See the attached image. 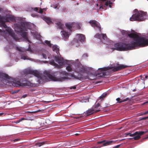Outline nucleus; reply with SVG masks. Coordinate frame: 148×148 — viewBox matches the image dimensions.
<instances>
[{"label":"nucleus","instance_id":"obj_1","mask_svg":"<svg viewBox=\"0 0 148 148\" xmlns=\"http://www.w3.org/2000/svg\"><path fill=\"white\" fill-rule=\"evenodd\" d=\"M128 36L130 38H133L135 41L131 42L130 44H129L121 42L115 44V47L112 49L121 51L133 49L137 46L144 47L148 46V39H145L134 33L128 34Z\"/></svg>","mask_w":148,"mask_h":148},{"label":"nucleus","instance_id":"obj_2","mask_svg":"<svg viewBox=\"0 0 148 148\" xmlns=\"http://www.w3.org/2000/svg\"><path fill=\"white\" fill-rule=\"evenodd\" d=\"M66 75L67 73L66 72L62 71L55 72L53 75L48 73H45L46 76L53 81H62L64 80L67 79V77L63 76Z\"/></svg>","mask_w":148,"mask_h":148},{"label":"nucleus","instance_id":"obj_3","mask_svg":"<svg viewBox=\"0 0 148 148\" xmlns=\"http://www.w3.org/2000/svg\"><path fill=\"white\" fill-rule=\"evenodd\" d=\"M15 31L17 33H20V35L23 38L30 42L28 37V33L26 32L27 31V29L25 23H22L21 25L16 24L15 27Z\"/></svg>","mask_w":148,"mask_h":148},{"label":"nucleus","instance_id":"obj_4","mask_svg":"<svg viewBox=\"0 0 148 148\" xmlns=\"http://www.w3.org/2000/svg\"><path fill=\"white\" fill-rule=\"evenodd\" d=\"M0 26L3 27L5 28V31H7L15 40L17 41L18 40L17 35H16L13 32V30L9 27H8L6 25L5 22L3 20L2 17L0 16Z\"/></svg>","mask_w":148,"mask_h":148},{"label":"nucleus","instance_id":"obj_5","mask_svg":"<svg viewBox=\"0 0 148 148\" xmlns=\"http://www.w3.org/2000/svg\"><path fill=\"white\" fill-rule=\"evenodd\" d=\"M112 66H108L103 68L99 69L98 72L96 76L99 77H103L109 75L110 72L109 71H106L111 69L113 68Z\"/></svg>","mask_w":148,"mask_h":148},{"label":"nucleus","instance_id":"obj_6","mask_svg":"<svg viewBox=\"0 0 148 148\" xmlns=\"http://www.w3.org/2000/svg\"><path fill=\"white\" fill-rule=\"evenodd\" d=\"M144 19V17L143 14L142 12H139L133 14L130 18V20L131 21H143Z\"/></svg>","mask_w":148,"mask_h":148},{"label":"nucleus","instance_id":"obj_7","mask_svg":"<svg viewBox=\"0 0 148 148\" xmlns=\"http://www.w3.org/2000/svg\"><path fill=\"white\" fill-rule=\"evenodd\" d=\"M24 73L33 75L40 79H41L40 73L37 71L33 70L30 69H27L25 71Z\"/></svg>","mask_w":148,"mask_h":148},{"label":"nucleus","instance_id":"obj_8","mask_svg":"<svg viewBox=\"0 0 148 148\" xmlns=\"http://www.w3.org/2000/svg\"><path fill=\"white\" fill-rule=\"evenodd\" d=\"M146 132L143 131L136 132L135 133L133 134H130V136L134 137L133 138H130L129 139H131L132 138H134V140H139L140 138V136L144 134Z\"/></svg>","mask_w":148,"mask_h":148},{"label":"nucleus","instance_id":"obj_9","mask_svg":"<svg viewBox=\"0 0 148 148\" xmlns=\"http://www.w3.org/2000/svg\"><path fill=\"white\" fill-rule=\"evenodd\" d=\"M116 141L114 140L106 141L105 140H103L101 141H99L97 142V143L98 144H102V145L100 147L103 146H106L111 145L112 144H115Z\"/></svg>","mask_w":148,"mask_h":148},{"label":"nucleus","instance_id":"obj_10","mask_svg":"<svg viewBox=\"0 0 148 148\" xmlns=\"http://www.w3.org/2000/svg\"><path fill=\"white\" fill-rule=\"evenodd\" d=\"M14 83V86L18 87L19 86H29L31 85V83L28 81H26L23 83H22L19 81H17Z\"/></svg>","mask_w":148,"mask_h":148},{"label":"nucleus","instance_id":"obj_11","mask_svg":"<svg viewBox=\"0 0 148 148\" xmlns=\"http://www.w3.org/2000/svg\"><path fill=\"white\" fill-rule=\"evenodd\" d=\"M112 66L113 67L112 69V71L113 72H115L119 71L122 69L127 68L129 66L127 65H123V64H120L118 66H116L114 67L112 66Z\"/></svg>","mask_w":148,"mask_h":148},{"label":"nucleus","instance_id":"obj_12","mask_svg":"<svg viewBox=\"0 0 148 148\" xmlns=\"http://www.w3.org/2000/svg\"><path fill=\"white\" fill-rule=\"evenodd\" d=\"M85 71V68L82 65H77L75 67V71L79 73H84Z\"/></svg>","mask_w":148,"mask_h":148},{"label":"nucleus","instance_id":"obj_13","mask_svg":"<svg viewBox=\"0 0 148 148\" xmlns=\"http://www.w3.org/2000/svg\"><path fill=\"white\" fill-rule=\"evenodd\" d=\"M95 38H97L100 40L103 39L104 40H107L108 39L106 34H99V33H98L95 35Z\"/></svg>","mask_w":148,"mask_h":148},{"label":"nucleus","instance_id":"obj_14","mask_svg":"<svg viewBox=\"0 0 148 148\" xmlns=\"http://www.w3.org/2000/svg\"><path fill=\"white\" fill-rule=\"evenodd\" d=\"M89 23L91 24L92 27H96L101 29V27L99 23L95 20H90L89 21Z\"/></svg>","mask_w":148,"mask_h":148},{"label":"nucleus","instance_id":"obj_15","mask_svg":"<svg viewBox=\"0 0 148 148\" xmlns=\"http://www.w3.org/2000/svg\"><path fill=\"white\" fill-rule=\"evenodd\" d=\"M101 108V105L99 103H98L97 104L93 106L92 108L94 110L95 113H96L100 111Z\"/></svg>","mask_w":148,"mask_h":148},{"label":"nucleus","instance_id":"obj_16","mask_svg":"<svg viewBox=\"0 0 148 148\" xmlns=\"http://www.w3.org/2000/svg\"><path fill=\"white\" fill-rule=\"evenodd\" d=\"M61 34L63 39L64 40H66L69 37V35L67 32L64 31H62L61 32Z\"/></svg>","mask_w":148,"mask_h":148},{"label":"nucleus","instance_id":"obj_17","mask_svg":"<svg viewBox=\"0 0 148 148\" xmlns=\"http://www.w3.org/2000/svg\"><path fill=\"white\" fill-rule=\"evenodd\" d=\"M95 112L94 110L92 108L90 109H89L88 110L86 111V112H84V115L85 116H88L92 114Z\"/></svg>","mask_w":148,"mask_h":148},{"label":"nucleus","instance_id":"obj_18","mask_svg":"<svg viewBox=\"0 0 148 148\" xmlns=\"http://www.w3.org/2000/svg\"><path fill=\"white\" fill-rule=\"evenodd\" d=\"M55 59L56 62L58 63L60 65L63 64V59H60L58 56H56L55 57Z\"/></svg>","mask_w":148,"mask_h":148},{"label":"nucleus","instance_id":"obj_19","mask_svg":"<svg viewBox=\"0 0 148 148\" xmlns=\"http://www.w3.org/2000/svg\"><path fill=\"white\" fill-rule=\"evenodd\" d=\"M77 36H78V40L81 42H84L85 40V37L84 35L81 34H78Z\"/></svg>","mask_w":148,"mask_h":148},{"label":"nucleus","instance_id":"obj_20","mask_svg":"<svg viewBox=\"0 0 148 148\" xmlns=\"http://www.w3.org/2000/svg\"><path fill=\"white\" fill-rule=\"evenodd\" d=\"M15 20L14 17L12 15H9L7 16L5 19L6 22H9L10 21H13Z\"/></svg>","mask_w":148,"mask_h":148},{"label":"nucleus","instance_id":"obj_21","mask_svg":"<svg viewBox=\"0 0 148 148\" xmlns=\"http://www.w3.org/2000/svg\"><path fill=\"white\" fill-rule=\"evenodd\" d=\"M43 19L49 25H50L52 23L50 18L45 16L43 18Z\"/></svg>","mask_w":148,"mask_h":148},{"label":"nucleus","instance_id":"obj_22","mask_svg":"<svg viewBox=\"0 0 148 148\" xmlns=\"http://www.w3.org/2000/svg\"><path fill=\"white\" fill-rule=\"evenodd\" d=\"M3 78L8 79H10L8 75L3 73H0V78Z\"/></svg>","mask_w":148,"mask_h":148},{"label":"nucleus","instance_id":"obj_23","mask_svg":"<svg viewBox=\"0 0 148 148\" xmlns=\"http://www.w3.org/2000/svg\"><path fill=\"white\" fill-rule=\"evenodd\" d=\"M53 50L54 51H55L57 54L58 55L59 53V48L56 45H54L52 47Z\"/></svg>","mask_w":148,"mask_h":148},{"label":"nucleus","instance_id":"obj_24","mask_svg":"<svg viewBox=\"0 0 148 148\" xmlns=\"http://www.w3.org/2000/svg\"><path fill=\"white\" fill-rule=\"evenodd\" d=\"M57 25L58 28L61 29H63L64 25L63 24H62L60 22H58L56 23Z\"/></svg>","mask_w":148,"mask_h":148},{"label":"nucleus","instance_id":"obj_25","mask_svg":"<svg viewBox=\"0 0 148 148\" xmlns=\"http://www.w3.org/2000/svg\"><path fill=\"white\" fill-rule=\"evenodd\" d=\"M32 9L34 11L39 13L42 14L43 13V10L41 8H40L39 11H38V8L37 7H35L34 8H32Z\"/></svg>","mask_w":148,"mask_h":148},{"label":"nucleus","instance_id":"obj_26","mask_svg":"<svg viewBox=\"0 0 148 148\" xmlns=\"http://www.w3.org/2000/svg\"><path fill=\"white\" fill-rule=\"evenodd\" d=\"M112 3V2H111L110 1H108L105 3L104 7H106L109 5V7L111 8L112 7L111 4Z\"/></svg>","mask_w":148,"mask_h":148},{"label":"nucleus","instance_id":"obj_27","mask_svg":"<svg viewBox=\"0 0 148 148\" xmlns=\"http://www.w3.org/2000/svg\"><path fill=\"white\" fill-rule=\"evenodd\" d=\"M66 26L68 29L71 30L72 27V24L69 23H67L66 24Z\"/></svg>","mask_w":148,"mask_h":148},{"label":"nucleus","instance_id":"obj_28","mask_svg":"<svg viewBox=\"0 0 148 148\" xmlns=\"http://www.w3.org/2000/svg\"><path fill=\"white\" fill-rule=\"evenodd\" d=\"M46 142H38L36 143L35 145H38V147H40L41 146L45 144Z\"/></svg>","mask_w":148,"mask_h":148},{"label":"nucleus","instance_id":"obj_29","mask_svg":"<svg viewBox=\"0 0 148 148\" xmlns=\"http://www.w3.org/2000/svg\"><path fill=\"white\" fill-rule=\"evenodd\" d=\"M130 101V99L129 98L127 97V98H126L125 99H122L121 100V101L119 102V103H121L123 102L126 101Z\"/></svg>","mask_w":148,"mask_h":148},{"label":"nucleus","instance_id":"obj_30","mask_svg":"<svg viewBox=\"0 0 148 148\" xmlns=\"http://www.w3.org/2000/svg\"><path fill=\"white\" fill-rule=\"evenodd\" d=\"M45 43L49 47H51V44L50 43V41L46 40L45 41Z\"/></svg>","mask_w":148,"mask_h":148},{"label":"nucleus","instance_id":"obj_31","mask_svg":"<svg viewBox=\"0 0 148 148\" xmlns=\"http://www.w3.org/2000/svg\"><path fill=\"white\" fill-rule=\"evenodd\" d=\"M66 70L69 71H71L72 70V69L70 66H68L66 67Z\"/></svg>","mask_w":148,"mask_h":148},{"label":"nucleus","instance_id":"obj_32","mask_svg":"<svg viewBox=\"0 0 148 148\" xmlns=\"http://www.w3.org/2000/svg\"><path fill=\"white\" fill-rule=\"evenodd\" d=\"M70 76L73 79H78L79 78L77 76L75 75L74 74H71Z\"/></svg>","mask_w":148,"mask_h":148},{"label":"nucleus","instance_id":"obj_33","mask_svg":"<svg viewBox=\"0 0 148 148\" xmlns=\"http://www.w3.org/2000/svg\"><path fill=\"white\" fill-rule=\"evenodd\" d=\"M21 58L22 59H23L24 60H26V59H28L30 60V58H28V57L27 56H23L21 57Z\"/></svg>","mask_w":148,"mask_h":148},{"label":"nucleus","instance_id":"obj_34","mask_svg":"<svg viewBox=\"0 0 148 148\" xmlns=\"http://www.w3.org/2000/svg\"><path fill=\"white\" fill-rule=\"evenodd\" d=\"M107 95V93H105L104 95H101L100 97V98L101 99H102L103 100L104 98L106 97V96Z\"/></svg>","mask_w":148,"mask_h":148},{"label":"nucleus","instance_id":"obj_35","mask_svg":"<svg viewBox=\"0 0 148 148\" xmlns=\"http://www.w3.org/2000/svg\"><path fill=\"white\" fill-rule=\"evenodd\" d=\"M148 119V116L147 117H142L141 118H140V120H144L146 119Z\"/></svg>","mask_w":148,"mask_h":148},{"label":"nucleus","instance_id":"obj_36","mask_svg":"<svg viewBox=\"0 0 148 148\" xmlns=\"http://www.w3.org/2000/svg\"><path fill=\"white\" fill-rule=\"evenodd\" d=\"M39 111H36L34 112H30V111H27V113H35L36 112H39Z\"/></svg>","mask_w":148,"mask_h":148},{"label":"nucleus","instance_id":"obj_37","mask_svg":"<svg viewBox=\"0 0 148 148\" xmlns=\"http://www.w3.org/2000/svg\"><path fill=\"white\" fill-rule=\"evenodd\" d=\"M116 100L117 101L118 103H119V102H120L121 100L120 98H118L116 99Z\"/></svg>","mask_w":148,"mask_h":148},{"label":"nucleus","instance_id":"obj_38","mask_svg":"<svg viewBox=\"0 0 148 148\" xmlns=\"http://www.w3.org/2000/svg\"><path fill=\"white\" fill-rule=\"evenodd\" d=\"M76 86H71V87H70V89H76Z\"/></svg>","mask_w":148,"mask_h":148},{"label":"nucleus","instance_id":"obj_39","mask_svg":"<svg viewBox=\"0 0 148 148\" xmlns=\"http://www.w3.org/2000/svg\"><path fill=\"white\" fill-rule=\"evenodd\" d=\"M42 56H43V57L45 59H46L47 58V56H46V55L44 54H42Z\"/></svg>","mask_w":148,"mask_h":148},{"label":"nucleus","instance_id":"obj_40","mask_svg":"<svg viewBox=\"0 0 148 148\" xmlns=\"http://www.w3.org/2000/svg\"><path fill=\"white\" fill-rule=\"evenodd\" d=\"M120 145H117L115 146L114 147L112 148H118L119 147H120Z\"/></svg>","mask_w":148,"mask_h":148},{"label":"nucleus","instance_id":"obj_41","mask_svg":"<svg viewBox=\"0 0 148 148\" xmlns=\"http://www.w3.org/2000/svg\"><path fill=\"white\" fill-rule=\"evenodd\" d=\"M19 120H20V121H21L23 120H26V119L24 118H22L20 119Z\"/></svg>","mask_w":148,"mask_h":148},{"label":"nucleus","instance_id":"obj_42","mask_svg":"<svg viewBox=\"0 0 148 148\" xmlns=\"http://www.w3.org/2000/svg\"><path fill=\"white\" fill-rule=\"evenodd\" d=\"M16 49L20 51H21V49L18 47H16Z\"/></svg>","mask_w":148,"mask_h":148},{"label":"nucleus","instance_id":"obj_43","mask_svg":"<svg viewBox=\"0 0 148 148\" xmlns=\"http://www.w3.org/2000/svg\"><path fill=\"white\" fill-rule=\"evenodd\" d=\"M148 114V113L147 111L146 112H145V113H143V115H145V114Z\"/></svg>","mask_w":148,"mask_h":148},{"label":"nucleus","instance_id":"obj_44","mask_svg":"<svg viewBox=\"0 0 148 148\" xmlns=\"http://www.w3.org/2000/svg\"><path fill=\"white\" fill-rule=\"evenodd\" d=\"M130 134H131L130 133H127L126 134V135L127 136L128 135H130Z\"/></svg>","mask_w":148,"mask_h":148},{"label":"nucleus","instance_id":"obj_45","mask_svg":"<svg viewBox=\"0 0 148 148\" xmlns=\"http://www.w3.org/2000/svg\"><path fill=\"white\" fill-rule=\"evenodd\" d=\"M18 140V139H15L14 140V142H15V141H17Z\"/></svg>","mask_w":148,"mask_h":148},{"label":"nucleus","instance_id":"obj_46","mask_svg":"<svg viewBox=\"0 0 148 148\" xmlns=\"http://www.w3.org/2000/svg\"><path fill=\"white\" fill-rule=\"evenodd\" d=\"M51 64H56V63H55V62H54L53 61H51Z\"/></svg>","mask_w":148,"mask_h":148},{"label":"nucleus","instance_id":"obj_47","mask_svg":"<svg viewBox=\"0 0 148 148\" xmlns=\"http://www.w3.org/2000/svg\"><path fill=\"white\" fill-rule=\"evenodd\" d=\"M20 122H21V121H20V120H18L16 122V123H19Z\"/></svg>","mask_w":148,"mask_h":148},{"label":"nucleus","instance_id":"obj_48","mask_svg":"<svg viewBox=\"0 0 148 148\" xmlns=\"http://www.w3.org/2000/svg\"><path fill=\"white\" fill-rule=\"evenodd\" d=\"M90 148H98V147H91Z\"/></svg>","mask_w":148,"mask_h":148},{"label":"nucleus","instance_id":"obj_49","mask_svg":"<svg viewBox=\"0 0 148 148\" xmlns=\"http://www.w3.org/2000/svg\"><path fill=\"white\" fill-rule=\"evenodd\" d=\"M18 91V90H15L14 91V92L16 93V92H17Z\"/></svg>","mask_w":148,"mask_h":148},{"label":"nucleus","instance_id":"obj_50","mask_svg":"<svg viewBox=\"0 0 148 148\" xmlns=\"http://www.w3.org/2000/svg\"><path fill=\"white\" fill-rule=\"evenodd\" d=\"M148 103V101L145 102L144 103V104H146V103Z\"/></svg>","mask_w":148,"mask_h":148},{"label":"nucleus","instance_id":"obj_51","mask_svg":"<svg viewBox=\"0 0 148 148\" xmlns=\"http://www.w3.org/2000/svg\"><path fill=\"white\" fill-rule=\"evenodd\" d=\"M101 8L103 9V7L102 6H101L100 7V9H101Z\"/></svg>","mask_w":148,"mask_h":148},{"label":"nucleus","instance_id":"obj_52","mask_svg":"<svg viewBox=\"0 0 148 148\" xmlns=\"http://www.w3.org/2000/svg\"><path fill=\"white\" fill-rule=\"evenodd\" d=\"M147 138H148V136L145 138L144 139H147Z\"/></svg>","mask_w":148,"mask_h":148},{"label":"nucleus","instance_id":"obj_53","mask_svg":"<svg viewBox=\"0 0 148 148\" xmlns=\"http://www.w3.org/2000/svg\"><path fill=\"white\" fill-rule=\"evenodd\" d=\"M3 114V113H0V115H2V114Z\"/></svg>","mask_w":148,"mask_h":148},{"label":"nucleus","instance_id":"obj_54","mask_svg":"<svg viewBox=\"0 0 148 148\" xmlns=\"http://www.w3.org/2000/svg\"><path fill=\"white\" fill-rule=\"evenodd\" d=\"M101 0L103 2V1H106V0Z\"/></svg>","mask_w":148,"mask_h":148},{"label":"nucleus","instance_id":"obj_55","mask_svg":"<svg viewBox=\"0 0 148 148\" xmlns=\"http://www.w3.org/2000/svg\"><path fill=\"white\" fill-rule=\"evenodd\" d=\"M136 90L135 89H134L133 91H135Z\"/></svg>","mask_w":148,"mask_h":148},{"label":"nucleus","instance_id":"obj_56","mask_svg":"<svg viewBox=\"0 0 148 148\" xmlns=\"http://www.w3.org/2000/svg\"><path fill=\"white\" fill-rule=\"evenodd\" d=\"M144 115L143 114H143H140V116H142V115Z\"/></svg>","mask_w":148,"mask_h":148},{"label":"nucleus","instance_id":"obj_57","mask_svg":"<svg viewBox=\"0 0 148 148\" xmlns=\"http://www.w3.org/2000/svg\"><path fill=\"white\" fill-rule=\"evenodd\" d=\"M2 32V30L0 29V32Z\"/></svg>","mask_w":148,"mask_h":148},{"label":"nucleus","instance_id":"obj_58","mask_svg":"<svg viewBox=\"0 0 148 148\" xmlns=\"http://www.w3.org/2000/svg\"><path fill=\"white\" fill-rule=\"evenodd\" d=\"M147 76H145V78H147Z\"/></svg>","mask_w":148,"mask_h":148},{"label":"nucleus","instance_id":"obj_59","mask_svg":"<svg viewBox=\"0 0 148 148\" xmlns=\"http://www.w3.org/2000/svg\"><path fill=\"white\" fill-rule=\"evenodd\" d=\"M97 6H98V4H97Z\"/></svg>","mask_w":148,"mask_h":148},{"label":"nucleus","instance_id":"obj_60","mask_svg":"<svg viewBox=\"0 0 148 148\" xmlns=\"http://www.w3.org/2000/svg\"><path fill=\"white\" fill-rule=\"evenodd\" d=\"M147 112H148V110L147 111Z\"/></svg>","mask_w":148,"mask_h":148}]
</instances>
